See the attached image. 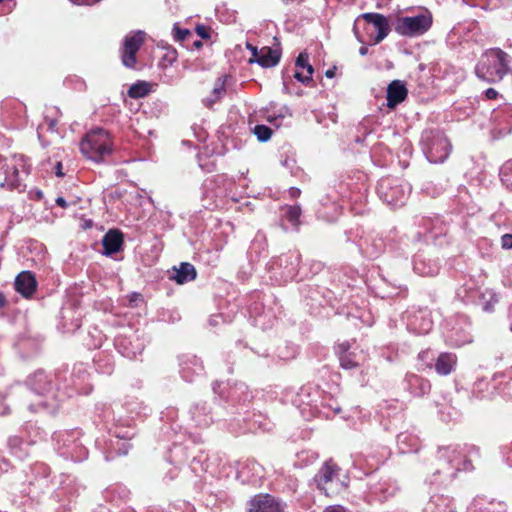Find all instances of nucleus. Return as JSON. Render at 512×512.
Masks as SVG:
<instances>
[{
  "instance_id": "f257e3e1",
  "label": "nucleus",
  "mask_w": 512,
  "mask_h": 512,
  "mask_svg": "<svg viewBox=\"0 0 512 512\" xmlns=\"http://www.w3.org/2000/svg\"><path fill=\"white\" fill-rule=\"evenodd\" d=\"M508 55L499 48L485 51L475 66V75L482 81L500 82L510 72Z\"/></svg>"
},
{
  "instance_id": "9b49d317",
  "label": "nucleus",
  "mask_w": 512,
  "mask_h": 512,
  "mask_svg": "<svg viewBox=\"0 0 512 512\" xmlns=\"http://www.w3.org/2000/svg\"><path fill=\"white\" fill-rule=\"evenodd\" d=\"M408 91L405 84L400 80H393L387 87V107L395 108L407 97Z\"/></svg>"
},
{
  "instance_id": "cd10ccee",
  "label": "nucleus",
  "mask_w": 512,
  "mask_h": 512,
  "mask_svg": "<svg viewBox=\"0 0 512 512\" xmlns=\"http://www.w3.org/2000/svg\"><path fill=\"white\" fill-rule=\"evenodd\" d=\"M45 124L47 125V129L50 131H54L57 125V121L55 119L45 118Z\"/></svg>"
},
{
  "instance_id": "6ab92c4d",
  "label": "nucleus",
  "mask_w": 512,
  "mask_h": 512,
  "mask_svg": "<svg viewBox=\"0 0 512 512\" xmlns=\"http://www.w3.org/2000/svg\"><path fill=\"white\" fill-rule=\"evenodd\" d=\"M150 92V86L146 82H139L133 84L129 90L128 94L132 98H141L146 96Z\"/></svg>"
},
{
  "instance_id": "5701e85b",
  "label": "nucleus",
  "mask_w": 512,
  "mask_h": 512,
  "mask_svg": "<svg viewBox=\"0 0 512 512\" xmlns=\"http://www.w3.org/2000/svg\"><path fill=\"white\" fill-rule=\"evenodd\" d=\"M174 37L177 41H183L186 39L188 35H190V31L187 29H180L179 27H174Z\"/></svg>"
},
{
  "instance_id": "ddd939ff",
  "label": "nucleus",
  "mask_w": 512,
  "mask_h": 512,
  "mask_svg": "<svg viewBox=\"0 0 512 512\" xmlns=\"http://www.w3.org/2000/svg\"><path fill=\"white\" fill-rule=\"evenodd\" d=\"M122 243L123 236L117 230L108 231L102 239V245L106 255L118 252L122 246Z\"/></svg>"
},
{
  "instance_id": "4c0bfd02",
  "label": "nucleus",
  "mask_w": 512,
  "mask_h": 512,
  "mask_svg": "<svg viewBox=\"0 0 512 512\" xmlns=\"http://www.w3.org/2000/svg\"><path fill=\"white\" fill-rule=\"evenodd\" d=\"M201 45V42L197 41L195 42V46L199 47Z\"/></svg>"
},
{
  "instance_id": "7c9ffc66",
  "label": "nucleus",
  "mask_w": 512,
  "mask_h": 512,
  "mask_svg": "<svg viewBox=\"0 0 512 512\" xmlns=\"http://www.w3.org/2000/svg\"><path fill=\"white\" fill-rule=\"evenodd\" d=\"M138 300H141V295L140 294H133L131 297H130V303H135V305H137V301Z\"/></svg>"
},
{
  "instance_id": "4468645a",
  "label": "nucleus",
  "mask_w": 512,
  "mask_h": 512,
  "mask_svg": "<svg viewBox=\"0 0 512 512\" xmlns=\"http://www.w3.org/2000/svg\"><path fill=\"white\" fill-rule=\"evenodd\" d=\"M170 278L178 284H184L196 278V270L192 264L183 262L179 268L174 267L173 275Z\"/></svg>"
},
{
  "instance_id": "9d476101",
  "label": "nucleus",
  "mask_w": 512,
  "mask_h": 512,
  "mask_svg": "<svg viewBox=\"0 0 512 512\" xmlns=\"http://www.w3.org/2000/svg\"><path fill=\"white\" fill-rule=\"evenodd\" d=\"M14 286L23 297L29 298L36 291L37 281L31 271H22L15 278Z\"/></svg>"
},
{
  "instance_id": "b1692460",
  "label": "nucleus",
  "mask_w": 512,
  "mask_h": 512,
  "mask_svg": "<svg viewBox=\"0 0 512 512\" xmlns=\"http://www.w3.org/2000/svg\"><path fill=\"white\" fill-rule=\"evenodd\" d=\"M246 47L248 50H250L251 54H252V57L249 59V63H253V62H256V59L259 57L260 55V49L258 50L257 47L253 46L252 44L250 43H247L246 44Z\"/></svg>"
},
{
  "instance_id": "e433bc0d",
  "label": "nucleus",
  "mask_w": 512,
  "mask_h": 512,
  "mask_svg": "<svg viewBox=\"0 0 512 512\" xmlns=\"http://www.w3.org/2000/svg\"><path fill=\"white\" fill-rule=\"evenodd\" d=\"M70 1L75 3V4H79L80 3V0H70Z\"/></svg>"
},
{
  "instance_id": "393cba45",
  "label": "nucleus",
  "mask_w": 512,
  "mask_h": 512,
  "mask_svg": "<svg viewBox=\"0 0 512 512\" xmlns=\"http://www.w3.org/2000/svg\"><path fill=\"white\" fill-rule=\"evenodd\" d=\"M501 246L503 249H512V234H504L501 237Z\"/></svg>"
},
{
  "instance_id": "dca6fc26",
  "label": "nucleus",
  "mask_w": 512,
  "mask_h": 512,
  "mask_svg": "<svg viewBox=\"0 0 512 512\" xmlns=\"http://www.w3.org/2000/svg\"><path fill=\"white\" fill-rule=\"evenodd\" d=\"M456 364V357L451 353H442L438 356L435 370L439 375H448Z\"/></svg>"
},
{
  "instance_id": "f03ea898",
  "label": "nucleus",
  "mask_w": 512,
  "mask_h": 512,
  "mask_svg": "<svg viewBox=\"0 0 512 512\" xmlns=\"http://www.w3.org/2000/svg\"><path fill=\"white\" fill-rule=\"evenodd\" d=\"M82 154L94 162H102L112 153L109 133L101 128L89 131L80 142Z\"/></svg>"
},
{
  "instance_id": "f3484780",
  "label": "nucleus",
  "mask_w": 512,
  "mask_h": 512,
  "mask_svg": "<svg viewBox=\"0 0 512 512\" xmlns=\"http://www.w3.org/2000/svg\"><path fill=\"white\" fill-rule=\"evenodd\" d=\"M350 348L349 343H342L339 345L340 350V364L344 369H352L357 366V361L351 353H348Z\"/></svg>"
},
{
  "instance_id": "c9c22d12",
  "label": "nucleus",
  "mask_w": 512,
  "mask_h": 512,
  "mask_svg": "<svg viewBox=\"0 0 512 512\" xmlns=\"http://www.w3.org/2000/svg\"><path fill=\"white\" fill-rule=\"evenodd\" d=\"M5 304V297L2 293H0V308Z\"/></svg>"
},
{
  "instance_id": "aec40b11",
  "label": "nucleus",
  "mask_w": 512,
  "mask_h": 512,
  "mask_svg": "<svg viewBox=\"0 0 512 512\" xmlns=\"http://www.w3.org/2000/svg\"><path fill=\"white\" fill-rule=\"evenodd\" d=\"M501 180L503 184L512 191V160L506 162L502 167Z\"/></svg>"
},
{
  "instance_id": "2eb2a0df",
  "label": "nucleus",
  "mask_w": 512,
  "mask_h": 512,
  "mask_svg": "<svg viewBox=\"0 0 512 512\" xmlns=\"http://www.w3.org/2000/svg\"><path fill=\"white\" fill-rule=\"evenodd\" d=\"M280 57L281 53L278 49L265 46L260 49V55L256 59V63L262 67L269 68L276 66L280 61Z\"/></svg>"
},
{
  "instance_id": "412c9836",
  "label": "nucleus",
  "mask_w": 512,
  "mask_h": 512,
  "mask_svg": "<svg viewBox=\"0 0 512 512\" xmlns=\"http://www.w3.org/2000/svg\"><path fill=\"white\" fill-rule=\"evenodd\" d=\"M254 133L258 140L265 142L271 138L272 130L265 125H256L254 128Z\"/></svg>"
},
{
  "instance_id": "0eeeda50",
  "label": "nucleus",
  "mask_w": 512,
  "mask_h": 512,
  "mask_svg": "<svg viewBox=\"0 0 512 512\" xmlns=\"http://www.w3.org/2000/svg\"><path fill=\"white\" fill-rule=\"evenodd\" d=\"M146 34L143 31H136L128 34L123 42L122 63L128 68H133L136 64V53L145 41Z\"/></svg>"
},
{
  "instance_id": "a211bd4d",
  "label": "nucleus",
  "mask_w": 512,
  "mask_h": 512,
  "mask_svg": "<svg viewBox=\"0 0 512 512\" xmlns=\"http://www.w3.org/2000/svg\"><path fill=\"white\" fill-rule=\"evenodd\" d=\"M225 92V81L222 78H218L215 82L212 94L214 99H204L203 103L206 107L210 108L216 103Z\"/></svg>"
},
{
  "instance_id": "58836bf2",
  "label": "nucleus",
  "mask_w": 512,
  "mask_h": 512,
  "mask_svg": "<svg viewBox=\"0 0 512 512\" xmlns=\"http://www.w3.org/2000/svg\"><path fill=\"white\" fill-rule=\"evenodd\" d=\"M206 99H214V95L211 93V95L209 97H207Z\"/></svg>"
},
{
  "instance_id": "423d86ee",
  "label": "nucleus",
  "mask_w": 512,
  "mask_h": 512,
  "mask_svg": "<svg viewBox=\"0 0 512 512\" xmlns=\"http://www.w3.org/2000/svg\"><path fill=\"white\" fill-rule=\"evenodd\" d=\"M451 151V144L447 137L440 133L435 132L429 138L426 156L432 163H442L447 159Z\"/></svg>"
},
{
  "instance_id": "ea45409f",
  "label": "nucleus",
  "mask_w": 512,
  "mask_h": 512,
  "mask_svg": "<svg viewBox=\"0 0 512 512\" xmlns=\"http://www.w3.org/2000/svg\"><path fill=\"white\" fill-rule=\"evenodd\" d=\"M57 167H58V169H60L61 168V163H57Z\"/></svg>"
},
{
  "instance_id": "a878e982",
  "label": "nucleus",
  "mask_w": 512,
  "mask_h": 512,
  "mask_svg": "<svg viewBox=\"0 0 512 512\" xmlns=\"http://www.w3.org/2000/svg\"><path fill=\"white\" fill-rule=\"evenodd\" d=\"M498 96V92L493 88H488L485 91V97L489 100L496 99Z\"/></svg>"
},
{
  "instance_id": "bb28decb",
  "label": "nucleus",
  "mask_w": 512,
  "mask_h": 512,
  "mask_svg": "<svg viewBox=\"0 0 512 512\" xmlns=\"http://www.w3.org/2000/svg\"><path fill=\"white\" fill-rule=\"evenodd\" d=\"M323 512H346V510L340 505H333L327 507Z\"/></svg>"
},
{
  "instance_id": "f704fd0d",
  "label": "nucleus",
  "mask_w": 512,
  "mask_h": 512,
  "mask_svg": "<svg viewBox=\"0 0 512 512\" xmlns=\"http://www.w3.org/2000/svg\"><path fill=\"white\" fill-rule=\"evenodd\" d=\"M334 74H335V73H334V70H327V71L325 72V75H326V77H328V78H332V77H334Z\"/></svg>"
},
{
  "instance_id": "1a4fd4ad",
  "label": "nucleus",
  "mask_w": 512,
  "mask_h": 512,
  "mask_svg": "<svg viewBox=\"0 0 512 512\" xmlns=\"http://www.w3.org/2000/svg\"><path fill=\"white\" fill-rule=\"evenodd\" d=\"M248 512H283V506L274 497L260 494L250 500Z\"/></svg>"
},
{
  "instance_id": "4be33fe9",
  "label": "nucleus",
  "mask_w": 512,
  "mask_h": 512,
  "mask_svg": "<svg viewBox=\"0 0 512 512\" xmlns=\"http://www.w3.org/2000/svg\"><path fill=\"white\" fill-rule=\"evenodd\" d=\"M300 215L301 208L299 206H289L286 210V217L294 226L299 225Z\"/></svg>"
},
{
  "instance_id": "2f4dec72",
  "label": "nucleus",
  "mask_w": 512,
  "mask_h": 512,
  "mask_svg": "<svg viewBox=\"0 0 512 512\" xmlns=\"http://www.w3.org/2000/svg\"><path fill=\"white\" fill-rule=\"evenodd\" d=\"M34 380L41 383V382H45V376L43 373H38L34 376Z\"/></svg>"
},
{
  "instance_id": "473e14b6",
  "label": "nucleus",
  "mask_w": 512,
  "mask_h": 512,
  "mask_svg": "<svg viewBox=\"0 0 512 512\" xmlns=\"http://www.w3.org/2000/svg\"><path fill=\"white\" fill-rule=\"evenodd\" d=\"M290 194H291V196L296 197L300 194V190L297 188H291Z\"/></svg>"
},
{
  "instance_id": "20e7f679",
  "label": "nucleus",
  "mask_w": 512,
  "mask_h": 512,
  "mask_svg": "<svg viewBox=\"0 0 512 512\" xmlns=\"http://www.w3.org/2000/svg\"><path fill=\"white\" fill-rule=\"evenodd\" d=\"M360 19L366 21L367 32L371 37H373L375 44L381 42L390 31L388 21L383 15L377 13L362 14L358 19H356L353 27L354 34L360 42H363V39L358 32V27L361 21Z\"/></svg>"
},
{
  "instance_id": "7ed1b4c3",
  "label": "nucleus",
  "mask_w": 512,
  "mask_h": 512,
  "mask_svg": "<svg viewBox=\"0 0 512 512\" xmlns=\"http://www.w3.org/2000/svg\"><path fill=\"white\" fill-rule=\"evenodd\" d=\"M316 481L319 489L327 496L336 495L347 486V476L343 475L341 478L340 469L331 461L325 462L316 475Z\"/></svg>"
},
{
  "instance_id": "6e6552de",
  "label": "nucleus",
  "mask_w": 512,
  "mask_h": 512,
  "mask_svg": "<svg viewBox=\"0 0 512 512\" xmlns=\"http://www.w3.org/2000/svg\"><path fill=\"white\" fill-rule=\"evenodd\" d=\"M24 166L23 156H14L11 159L0 157V174L8 185H15L18 181L19 167Z\"/></svg>"
},
{
  "instance_id": "c85d7f7f",
  "label": "nucleus",
  "mask_w": 512,
  "mask_h": 512,
  "mask_svg": "<svg viewBox=\"0 0 512 512\" xmlns=\"http://www.w3.org/2000/svg\"><path fill=\"white\" fill-rule=\"evenodd\" d=\"M196 32L202 38H208L209 37V34H208V32H207V30H206V28L204 26H198L196 28Z\"/></svg>"
},
{
  "instance_id": "39448f33",
  "label": "nucleus",
  "mask_w": 512,
  "mask_h": 512,
  "mask_svg": "<svg viewBox=\"0 0 512 512\" xmlns=\"http://www.w3.org/2000/svg\"><path fill=\"white\" fill-rule=\"evenodd\" d=\"M431 24L432 18L429 14H419L399 18L395 30L403 36L415 37L424 34L431 27Z\"/></svg>"
},
{
  "instance_id": "72a5a7b5",
  "label": "nucleus",
  "mask_w": 512,
  "mask_h": 512,
  "mask_svg": "<svg viewBox=\"0 0 512 512\" xmlns=\"http://www.w3.org/2000/svg\"><path fill=\"white\" fill-rule=\"evenodd\" d=\"M368 52V48L366 46H362L360 49H359V53L360 55L362 56H365Z\"/></svg>"
},
{
  "instance_id": "c756f323",
  "label": "nucleus",
  "mask_w": 512,
  "mask_h": 512,
  "mask_svg": "<svg viewBox=\"0 0 512 512\" xmlns=\"http://www.w3.org/2000/svg\"><path fill=\"white\" fill-rule=\"evenodd\" d=\"M56 204L62 208H66L68 206L66 200L63 197H58L56 199Z\"/></svg>"
},
{
  "instance_id": "f8f14e48",
  "label": "nucleus",
  "mask_w": 512,
  "mask_h": 512,
  "mask_svg": "<svg viewBox=\"0 0 512 512\" xmlns=\"http://www.w3.org/2000/svg\"><path fill=\"white\" fill-rule=\"evenodd\" d=\"M308 59V54L305 52L300 53L296 59L297 70L294 73V77L302 83H308L314 72L313 66L309 64Z\"/></svg>"
}]
</instances>
